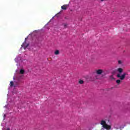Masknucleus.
<instances>
[{"instance_id":"nucleus-1","label":"nucleus","mask_w":130,"mask_h":130,"mask_svg":"<svg viewBox=\"0 0 130 130\" xmlns=\"http://www.w3.org/2000/svg\"><path fill=\"white\" fill-rule=\"evenodd\" d=\"M117 72L119 73L117 74V78H119L121 81H123L125 79V76H126V73H123L122 75H120V74L123 72V69L121 68H118Z\"/></svg>"},{"instance_id":"nucleus-2","label":"nucleus","mask_w":130,"mask_h":130,"mask_svg":"<svg viewBox=\"0 0 130 130\" xmlns=\"http://www.w3.org/2000/svg\"><path fill=\"white\" fill-rule=\"evenodd\" d=\"M101 125H102V127L105 129H107V130L111 129V126L107 124L105 120L101 121Z\"/></svg>"},{"instance_id":"nucleus-3","label":"nucleus","mask_w":130,"mask_h":130,"mask_svg":"<svg viewBox=\"0 0 130 130\" xmlns=\"http://www.w3.org/2000/svg\"><path fill=\"white\" fill-rule=\"evenodd\" d=\"M28 46H29V44L26 45V40H25V42L22 44L21 47H23L24 49H26Z\"/></svg>"},{"instance_id":"nucleus-4","label":"nucleus","mask_w":130,"mask_h":130,"mask_svg":"<svg viewBox=\"0 0 130 130\" xmlns=\"http://www.w3.org/2000/svg\"><path fill=\"white\" fill-rule=\"evenodd\" d=\"M68 8H69V5H64L61 7V9L64 11L67 10Z\"/></svg>"},{"instance_id":"nucleus-5","label":"nucleus","mask_w":130,"mask_h":130,"mask_svg":"<svg viewBox=\"0 0 130 130\" xmlns=\"http://www.w3.org/2000/svg\"><path fill=\"white\" fill-rule=\"evenodd\" d=\"M96 73L97 75H101V74H102V73H103V70H102L101 69H99L98 70H96Z\"/></svg>"},{"instance_id":"nucleus-6","label":"nucleus","mask_w":130,"mask_h":130,"mask_svg":"<svg viewBox=\"0 0 130 130\" xmlns=\"http://www.w3.org/2000/svg\"><path fill=\"white\" fill-rule=\"evenodd\" d=\"M54 54H55V55H58V54H59V51L58 50H56L54 52Z\"/></svg>"},{"instance_id":"nucleus-7","label":"nucleus","mask_w":130,"mask_h":130,"mask_svg":"<svg viewBox=\"0 0 130 130\" xmlns=\"http://www.w3.org/2000/svg\"><path fill=\"white\" fill-rule=\"evenodd\" d=\"M62 26H63L64 28H67L68 27V23H63Z\"/></svg>"},{"instance_id":"nucleus-8","label":"nucleus","mask_w":130,"mask_h":130,"mask_svg":"<svg viewBox=\"0 0 130 130\" xmlns=\"http://www.w3.org/2000/svg\"><path fill=\"white\" fill-rule=\"evenodd\" d=\"M24 73H25V71H24V70L23 69H21L20 71V74H21L22 75H23Z\"/></svg>"},{"instance_id":"nucleus-9","label":"nucleus","mask_w":130,"mask_h":130,"mask_svg":"<svg viewBox=\"0 0 130 130\" xmlns=\"http://www.w3.org/2000/svg\"><path fill=\"white\" fill-rule=\"evenodd\" d=\"M116 83H117V84H118V85H119V84H120V80L118 79L116 81Z\"/></svg>"},{"instance_id":"nucleus-10","label":"nucleus","mask_w":130,"mask_h":130,"mask_svg":"<svg viewBox=\"0 0 130 130\" xmlns=\"http://www.w3.org/2000/svg\"><path fill=\"white\" fill-rule=\"evenodd\" d=\"M14 86V81L10 82V87H13Z\"/></svg>"},{"instance_id":"nucleus-11","label":"nucleus","mask_w":130,"mask_h":130,"mask_svg":"<svg viewBox=\"0 0 130 130\" xmlns=\"http://www.w3.org/2000/svg\"><path fill=\"white\" fill-rule=\"evenodd\" d=\"M118 64H122V61L120 60H118Z\"/></svg>"},{"instance_id":"nucleus-12","label":"nucleus","mask_w":130,"mask_h":130,"mask_svg":"<svg viewBox=\"0 0 130 130\" xmlns=\"http://www.w3.org/2000/svg\"><path fill=\"white\" fill-rule=\"evenodd\" d=\"M79 84H84V81L80 80H79Z\"/></svg>"},{"instance_id":"nucleus-13","label":"nucleus","mask_w":130,"mask_h":130,"mask_svg":"<svg viewBox=\"0 0 130 130\" xmlns=\"http://www.w3.org/2000/svg\"><path fill=\"white\" fill-rule=\"evenodd\" d=\"M110 79H111V80H114V78H113V75H111L110 76Z\"/></svg>"},{"instance_id":"nucleus-14","label":"nucleus","mask_w":130,"mask_h":130,"mask_svg":"<svg viewBox=\"0 0 130 130\" xmlns=\"http://www.w3.org/2000/svg\"><path fill=\"white\" fill-rule=\"evenodd\" d=\"M7 130H10V128H8Z\"/></svg>"},{"instance_id":"nucleus-15","label":"nucleus","mask_w":130,"mask_h":130,"mask_svg":"<svg viewBox=\"0 0 130 130\" xmlns=\"http://www.w3.org/2000/svg\"><path fill=\"white\" fill-rule=\"evenodd\" d=\"M101 2H104V0H101Z\"/></svg>"},{"instance_id":"nucleus-16","label":"nucleus","mask_w":130,"mask_h":130,"mask_svg":"<svg viewBox=\"0 0 130 130\" xmlns=\"http://www.w3.org/2000/svg\"><path fill=\"white\" fill-rule=\"evenodd\" d=\"M104 129V128H102L101 130Z\"/></svg>"}]
</instances>
